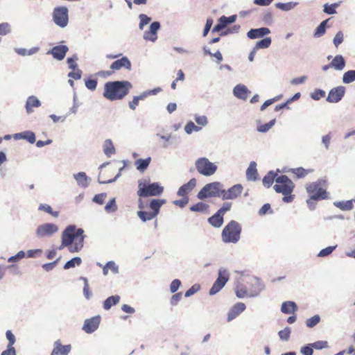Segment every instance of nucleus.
<instances>
[{
  "label": "nucleus",
  "instance_id": "f3484780",
  "mask_svg": "<svg viewBox=\"0 0 355 355\" xmlns=\"http://www.w3.org/2000/svg\"><path fill=\"white\" fill-rule=\"evenodd\" d=\"M245 309V305L242 302H237L229 311L227 313V321L230 322L236 318Z\"/></svg>",
  "mask_w": 355,
  "mask_h": 355
},
{
  "label": "nucleus",
  "instance_id": "7ed1b4c3",
  "mask_svg": "<svg viewBox=\"0 0 355 355\" xmlns=\"http://www.w3.org/2000/svg\"><path fill=\"white\" fill-rule=\"evenodd\" d=\"M273 188L277 193L284 195L282 200L284 202L290 203L293 201L295 184L286 175H281L276 178Z\"/></svg>",
  "mask_w": 355,
  "mask_h": 355
},
{
  "label": "nucleus",
  "instance_id": "de8ad7c7",
  "mask_svg": "<svg viewBox=\"0 0 355 355\" xmlns=\"http://www.w3.org/2000/svg\"><path fill=\"white\" fill-rule=\"evenodd\" d=\"M82 262V260L80 257H74L71 260L68 261L64 266V269H69L71 268H73L76 266H79Z\"/></svg>",
  "mask_w": 355,
  "mask_h": 355
},
{
  "label": "nucleus",
  "instance_id": "393cba45",
  "mask_svg": "<svg viewBox=\"0 0 355 355\" xmlns=\"http://www.w3.org/2000/svg\"><path fill=\"white\" fill-rule=\"evenodd\" d=\"M259 295V290H236V295L239 298L254 297Z\"/></svg>",
  "mask_w": 355,
  "mask_h": 355
},
{
  "label": "nucleus",
  "instance_id": "37998d69",
  "mask_svg": "<svg viewBox=\"0 0 355 355\" xmlns=\"http://www.w3.org/2000/svg\"><path fill=\"white\" fill-rule=\"evenodd\" d=\"M328 21H329V19H326V20L323 21L317 27V28H316V30L315 31V33H314V36L315 37H320L322 36L325 33V31H326L325 27H326V24L328 22Z\"/></svg>",
  "mask_w": 355,
  "mask_h": 355
},
{
  "label": "nucleus",
  "instance_id": "3c124183",
  "mask_svg": "<svg viewBox=\"0 0 355 355\" xmlns=\"http://www.w3.org/2000/svg\"><path fill=\"white\" fill-rule=\"evenodd\" d=\"M105 209L107 212H114L117 209V206L114 198L110 200L105 207Z\"/></svg>",
  "mask_w": 355,
  "mask_h": 355
},
{
  "label": "nucleus",
  "instance_id": "4c0bfd02",
  "mask_svg": "<svg viewBox=\"0 0 355 355\" xmlns=\"http://www.w3.org/2000/svg\"><path fill=\"white\" fill-rule=\"evenodd\" d=\"M335 205L341 210L348 211L354 207L352 200L342 201L335 203Z\"/></svg>",
  "mask_w": 355,
  "mask_h": 355
},
{
  "label": "nucleus",
  "instance_id": "c9c22d12",
  "mask_svg": "<svg viewBox=\"0 0 355 355\" xmlns=\"http://www.w3.org/2000/svg\"><path fill=\"white\" fill-rule=\"evenodd\" d=\"M17 137L26 139L31 144H34L35 142V135L31 131L19 133L17 135Z\"/></svg>",
  "mask_w": 355,
  "mask_h": 355
},
{
  "label": "nucleus",
  "instance_id": "412c9836",
  "mask_svg": "<svg viewBox=\"0 0 355 355\" xmlns=\"http://www.w3.org/2000/svg\"><path fill=\"white\" fill-rule=\"evenodd\" d=\"M138 207L141 210L137 212V215L143 222L150 220L156 217V216L152 211L149 212L142 210L144 208V206L141 198L139 200Z\"/></svg>",
  "mask_w": 355,
  "mask_h": 355
},
{
  "label": "nucleus",
  "instance_id": "c03bdc74",
  "mask_svg": "<svg viewBox=\"0 0 355 355\" xmlns=\"http://www.w3.org/2000/svg\"><path fill=\"white\" fill-rule=\"evenodd\" d=\"M275 119H272L267 123L259 125L257 126V131L259 132H266L268 131L275 123Z\"/></svg>",
  "mask_w": 355,
  "mask_h": 355
},
{
  "label": "nucleus",
  "instance_id": "2f4dec72",
  "mask_svg": "<svg viewBox=\"0 0 355 355\" xmlns=\"http://www.w3.org/2000/svg\"><path fill=\"white\" fill-rule=\"evenodd\" d=\"M150 161H151L150 157H148L144 159H139L135 161V164L138 171L143 172L148 168V166H149V164L150 163Z\"/></svg>",
  "mask_w": 355,
  "mask_h": 355
},
{
  "label": "nucleus",
  "instance_id": "39448f33",
  "mask_svg": "<svg viewBox=\"0 0 355 355\" xmlns=\"http://www.w3.org/2000/svg\"><path fill=\"white\" fill-rule=\"evenodd\" d=\"M306 191L309 197L315 200H322L328 198V193L325 188V181L319 180L314 182H310L306 185Z\"/></svg>",
  "mask_w": 355,
  "mask_h": 355
},
{
  "label": "nucleus",
  "instance_id": "cd10ccee",
  "mask_svg": "<svg viewBox=\"0 0 355 355\" xmlns=\"http://www.w3.org/2000/svg\"><path fill=\"white\" fill-rule=\"evenodd\" d=\"M166 203L164 199H153L149 204V207L152 209V212L157 216L159 212L160 207Z\"/></svg>",
  "mask_w": 355,
  "mask_h": 355
},
{
  "label": "nucleus",
  "instance_id": "c85d7f7f",
  "mask_svg": "<svg viewBox=\"0 0 355 355\" xmlns=\"http://www.w3.org/2000/svg\"><path fill=\"white\" fill-rule=\"evenodd\" d=\"M234 95L241 99H246L248 96V90L245 85H238L234 89Z\"/></svg>",
  "mask_w": 355,
  "mask_h": 355
},
{
  "label": "nucleus",
  "instance_id": "e433bc0d",
  "mask_svg": "<svg viewBox=\"0 0 355 355\" xmlns=\"http://www.w3.org/2000/svg\"><path fill=\"white\" fill-rule=\"evenodd\" d=\"M209 205L202 202H199L190 207V210L197 212H206L208 211Z\"/></svg>",
  "mask_w": 355,
  "mask_h": 355
},
{
  "label": "nucleus",
  "instance_id": "9b49d317",
  "mask_svg": "<svg viewBox=\"0 0 355 355\" xmlns=\"http://www.w3.org/2000/svg\"><path fill=\"white\" fill-rule=\"evenodd\" d=\"M345 94V87L343 86H338L331 89L328 94L327 101L329 103L339 102Z\"/></svg>",
  "mask_w": 355,
  "mask_h": 355
},
{
  "label": "nucleus",
  "instance_id": "6e6552de",
  "mask_svg": "<svg viewBox=\"0 0 355 355\" xmlns=\"http://www.w3.org/2000/svg\"><path fill=\"white\" fill-rule=\"evenodd\" d=\"M196 168L198 172L205 176H211L218 168L217 166L211 162L207 158L201 157L196 161Z\"/></svg>",
  "mask_w": 355,
  "mask_h": 355
},
{
  "label": "nucleus",
  "instance_id": "338daca9",
  "mask_svg": "<svg viewBox=\"0 0 355 355\" xmlns=\"http://www.w3.org/2000/svg\"><path fill=\"white\" fill-rule=\"evenodd\" d=\"M10 25L8 23L0 24V35H5L10 32Z\"/></svg>",
  "mask_w": 355,
  "mask_h": 355
},
{
  "label": "nucleus",
  "instance_id": "774afa93",
  "mask_svg": "<svg viewBox=\"0 0 355 355\" xmlns=\"http://www.w3.org/2000/svg\"><path fill=\"white\" fill-rule=\"evenodd\" d=\"M1 355H16V350L14 347L7 346V349L3 351Z\"/></svg>",
  "mask_w": 355,
  "mask_h": 355
},
{
  "label": "nucleus",
  "instance_id": "49530a36",
  "mask_svg": "<svg viewBox=\"0 0 355 355\" xmlns=\"http://www.w3.org/2000/svg\"><path fill=\"white\" fill-rule=\"evenodd\" d=\"M320 321V317L319 315H315L314 316L308 318L306 320V325L309 328H313L316 326Z\"/></svg>",
  "mask_w": 355,
  "mask_h": 355
},
{
  "label": "nucleus",
  "instance_id": "f704fd0d",
  "mask_svg": "<svg viewBox=\"0 0 355 355\" xmlns=\"http://www.w3.org/2000/svg\"><path fill=\"white\" fill-rule=\"evenodd\" d=\"M109 270H111L114 274L119 272V268L114 261H109L103 268V272L105 275L108 274Z\"/></svg>",
  "mask_w": 355,
  "mask_h": 355
},
{
  "label": "nucleus",
  "instance_id": "1a4fd4ad",
  "mask_svg": "<svg viewBox=\"0 0 355 355\" xmlns=\"http://www.w3.org/2000/svg\"><path fill=\"white\" fill-rule=\"evenodd\" d=\"M69 11L65 6H58L54 8L53 19L56 25L61 28L67 26L69 21Z\"/></svg>",
  "mask_w": 355,
  "mask_h": 355
},
{
  "label": "nucleus",
  "instance_id": "5fc2aeb1",
  "mask_svg": "<svg viewBox=\"0 0 355 355\" xmlns=\"http://www.w3.org/2000/svg\"><path fill=\"white\" fill-rule=\"evenodd\" d=\"M344 39V35L342 31H338L334 38V44L336 46V47H338L343 42Z\"/></svg>",
  "mask_w": 355,
  "mask_h": 355
},
{
  "label": "nucleus",
  "instance_id": "0eeeda50",
  "mask_svg": "<svg viewBox=\"0 0 355 355\" xmlns=\"http://www.w3.org/2000/svg\"><path fill=\"white\" fill-rule=\"evenodd\" d=\"M223 185L218 182L206 184L198 193V199L202 200L209 197L222 198Z\"/></svg>",
  "mask_w": 355,
  "mask_h": 355
},
{
  "label": "nucleus",
  "instance_id": "bb28decb",
  "mask_svg": "<svg viewBox=\"0 0 355 355\" xmlns=\"http://www.w3.org/2000/svg\"><path fill=\"white\" fill-rule=\"evenodd\" d=\"M297 305L294 302L286 301L282 303L281 311L286 314L294 313L297 310Z\"/></svg>",
  "mask_w": 355,
  "mask_h": 355
},
{
  "label": "nucleus",
  "instance_id": "dca6fc26",
  "mask_svg": "<svg viewBox=\"0 0 355 355\" xmlns=\"http://www.w3.org/2000/svg\"><path fill=\"white\" fill-rule=\"evenodd\" d=\"M71 345H63L60 340L54 343V347L51 355H68L71 352Z\"/></svg>",
  "mask_w": 355,
  "mask_h": 355
},
{
  "label": "nucleus",
  "instance_id": "c756f323",
  "mask_svg": "<svg viewBox=\"0 0 355 355\" xmlns=\"http://www.w3.org/2000/svg\"><path fill=\"white\" fill-rule=\"evenodd\" d=\"M223 216L219 212H216L214 215L209 218L208 222L214 227H220L223 223Z\"/></svg>",
  "mask_w": 355,
  "mask_h": 355
},
{
  "label": "nucleus",
  "instance_id": "6ab92c4d",
  "mask_svg": "<svg viewBox=\"0 0 355 355\" xmlns=\"http://www.w3.org/2000/svg\"><path fill=\"white\" fill-rule=\"evenodd\" d=\"M160 24L157 21L153 22L150 26V30L144 33V37L146 40L155 41L157 40V31Z\"/></svg>",
  "mask_w": 355,
  "mask_h": 355
},
{
  "label": "nucleus",
  "instance_id": "473e14b6",
  "mask_svg": "<svg viewBox=\"0 0 355 355\" xmlns=\"http://www.w3.org/2000/svg\"><path fill=\"white\" fill-rule=\"evenodd\" d=\"M103 151L107 157L115 153V148L110 139H106L103 144Z\"/></svg>",
  "mask_w": 355,
  "mask_h": 355
},
{
  "label": "nucleus",
  "instance_id": "6e6d98bb",
  "mask_svg": "<svg viewBox=\"0 0 355 355\" xmlns=\"http://www.w3.org/2000/svg\"><path fill=\"white\" fill-rule=\"evenodd\" d=\"M300 352L302 355H313V348L311 344H308L301 348Z\"/></svg>",
  "mask_w": 355,
  "mask_h": 355
},
{
  "label": "nucleus",
  "instance_id": "4be33fe9",
  "mask_svg": "<svg viewBox=\"0 0 355 355\" xmlns=\"http://www.w3.org/2000/svg\"><path fill=\"white\" fill-rule=\"evenodd\" d=\"M270 33V29L268 28L263 27L256 29H251L247 33V35L250 39H256L259 37H262L264 35H266Z\"/></svg>",
  "mask_w": 355,
  "mask_h": 355
},
{
  "label": "nucleus",
  "instance_id": "4468645a",
  "mask_svg": "<svg viewBox=\"0 0 355 355\" xmlns=\"http://www.w3.org/2000/svg\"><path fill=\"white\" fill-rule=\"evenodd\" d=\"M100 322L101 317L99 315L87 319L85 321L83 329L87 334H92L98 329Z\"/></svg>",
  "mask_w": 355,
  "mask_h": 355
},
{
  "label": "nucleus",
  "instance_id": "69168bd1",
  "mask_svg": "<svg viewBox=\"0 0 355 355\" xmlns=\"http://www.w3.org/2000/svg\"><path fill=\"white\" fill-rule=\"evenodd\" d=\"M105 193H99L94 196L93 200L99 205H103L105 202Z\"/></svg>",
  "mask_w": 355,
  "mask_h": 355
},
{
  "label": "nucleus",
  "instance_id": "f8f14e48",
  "mask_svg": "<svg viewBox=\"0 0 355 355\" xmlns=\"http://www.w3.org/2000/svg\"><path fill=\"white\" fill-rule=\"evenodd\" d=\"M242 191L243 187L241 184H235L227 190L223 189L222 199H234L241 194Z\"/></svg>",
  "mask_w": 355,
  "mask_h": 355
},
{
  "label": "nucleus",
  "instance_id": "4d7b16f0",
  "mask_svg": "<svg viewBox=\"0 0 355 355\" xmlns=\"http://www.w3.org/2000/svg\"><path fill=\"white\" fill-rule=\"evenodd\" d=\"M85 86L89 90L94 91L97 86V80L96 79H87L85 80Z\"/></svg>",
  "mask_w": 355,
  "mask_h": 355
},
{
  "label": "nucleus",
  "instance_id": "a18cd8bd",
  "mask_svg": "<svg viewBox=\"0 0 355 355\" xmlns=\"http://www.w3.org/2000/svg\"><path fill=\"white\" fill-rule=\"evenodd\" d=\"M311 171V170L304 169L302 167L292 169L293 173L295 174L298 178H304Z\"/></svg>",
  "mask_w": 355,
  "mask_h": 355
},
{
  "label": "nucleus",
  "instance_id": "20e7f679",
  "mask_svg": "<svg viewBox=\"0 0 355 355\" xmlns=\"http://www.w3.org/2000/svg\"><path fill=\"white\" fill-rule=\"evenodd\" d=\"M241 230V225L238 222L231 220L222 231V241L225 243H236L240 240Z\"/></svg>",
  "mask_w": 355,
  "mask_h": 355
},
{
  "label": "nucleus",
  "instance_id": "f03ea898",
  "mask_svg": "<svg viewBox=\"0 0 355 355\" xmlns=\"http://www.w3.org/2000/svg\"><path fill=\"white\" fill-rule=\"evenodd\" d=\"M132 87L128 81H111L105 84L103 96L111 101L121 100Z\"/></svg>",
  "mask_w": 355,
  "mask_h": 355
},
{
  "label": "nucleus",
  "instance_id": "09e8293b",
  "mask_svg": "<svg viewBox=\"0 0 355 355\" xmlns=\"http://www.w3.org/2000/svg\"><path fill=\"white\" fill-rule=\"evenodd\" d=\"M291 332L290 327H286L283 330L279 331L278 335L282 340L288 341L290 338Z\"/></svg>",
  "mask_w": 355,
  "mask_h": 355
},
{
  "label": "nucleus",
  "instance_id": "603ef678",
  "mask_svg": "<svg viewBox=\"0 0 355 355\" xmlns=\"http://www.w3.org/2000/svg\"><path fill=\"white\" fill-rule=\"evenodd\" d=\"M200 129V128L196 126L192 121L187 123L184 127L185 132L188 134H191L193 131H198Z\"/></svg>",
  "mask_w": 355,
  "mask_h": 355
},
{
  "label": "nucleus",
  "instance_id": "9d476101",
  "mask_svg": "<svg viewBox=\"0 0 355 355\" xmlns=\"http://www.w3.org/2000/svg\"><path fill=\"white\" fill-rule=\"evenodd\" d=\"M58 230V227L53 223H44L37 227L36 235L39 238L51 236Z\"/></svg>",
  "mask_w": 355,
  "mask_h": 355
},
{
  "label": "nucleus",
  "instance_id": "58836bf2",
  "mask_svg": "<svg viewBox=\"0 0 355 355\" xmlns=\"http://www.w3.org/2000/svg\"><path fill=\"white\" fill-rule=\"evenodd\" d=\"M75 179L78 182V184L81 185L82 187H87V178L84 172H80L74 175Z\"/></svg>",
  "mask_w": 355,
  "mask_h": 355
},
{
  "label": "nucleus",
  "instance_id": "e2e57ef3",
  "mask_svg": "<svg viewBox=\"0 0 355 355\" xmlns=\"http://www.w3.org/2000/svg\"><path fill=\"white\" fill-rule=\"evenodd\" d=\"M336 246H329L326 248L322 249L318 254L319 257H326L331 254Z\"/></svg>",
  "mask_w": 355,
  "mask_h": 355
},
{
  "label": "nucleus",
  "instance_id": "5701e85b",
  "mask_svg": "<svg viewBox=\"0 0 355 355\" xmlns=\"http://www.w3.org/2000/svg\"><path fill=\"white\" fill-rule=\"evenodd\" d=\"M41 105L40 101L34 96H31L28 98L26 103V110L28 114L33 112V107H38Z\"/></svg>",
  "mask_w": 355,
  "mask_h": 355
},
{
  "label": "nucleus",
  "instance_id": "ea45409f",
  "mask_svg": "<svg viewBox=\"0 0 355 355\" xmlns=\"http://www.w3.org/2000/svg\"><path fill=\"white\" fill-rule=\"evenodd\" d=\"M355 80V70H349L345 72L343 76V82L349 84Z\"/></svg>",
  "mask_w": 355,
  "mask_h": 355
},
{
  "label": "nucleus",
  "instance_id": "b1692460",
  "mask_svg": "<svg viewBox=\"0 0 355 355\" xmlns=\"http://www.w3.org/2000/svg\"><path fill=\"white\" fill-rule=\"evenodd\" d=\"M331 68L342 71L345 67V60L341 55H336L331 61Z\"/></svg>",
  "mask_w": 355,
  "mask_h": 355
},
{
  "label": "nucleus",
  "instance_id": "13d9d810",
  "mask_svg": "<svg viewBox=\"0 0 355 355\" xmlns=\"http://www.w3.org/2000/svg\"><path fill=\"white\" fill-rule=\"evenodd\" d=\"M272 214V211L271 210L270 205L268 203L264 204L262 207L259 210V215L263 216L266 214Z\"/></svg>",
  "mask_w": 355,
  "mask_h": 355
},
{
  "label": "nucleus",
  "instance_id": "bf43d9fd",
  "mask_svg": "<svg viewBox=\"0 0 355 355\" xmlns=\"http://www.w3.org/2000/svg\"><path fill=\"white\" fill-rule=\"evenodd\" d=\"M68 76L74 80H79L81 78L82 71L76 67V69H73V71L69 73Z\"/></svg>",
  "mask_w": 355,
  "mask_h": 355
},
{
  "label": "nucleus",
  "instance_id": "0e129e2a",
  "mask_svg": "<svg viewBox=\"0 0 355 355\" xmlns=\"http://www.w3.org/2000/svg\"><path fill=\"white\" fill-rule=\"evenodd\" d=\"M139 18H140L139 28H140V29H143L144 26L150 22V18L144 14L140 15Z\"/></svg>",
  "mask_w": 355,
  "mask_h": 355
},
{
  "label": "nucleus",
  "instance_id": "a878e982",
  "mask_svg": "<svg viewBox=\"0 0 355 355\" xmlns=\"http://www.w3.org/2000/svg\"><path fill=\"white\" fill-rule=\"evenodd\" d=\"M258 173L257 170V164L254 162H250L247 171L246 177L248 180H257Z\"/></svg>",
  "mask_w": 355,
  "mask_h": 355
},
{
  "label": "nucleus",
  "instance_id": "72a5a7b5",
  "mask_svg": "<svg viewBox=\"0 0 355 355\" xmlns=\"http://www.w3.org/2000/svg\"><path fill=\"white\" fill-rule=\"evenodd\" d=\"M120 300V297L119 295H112L107 297L103 304V308L105 310L110 309L113 305L116 304Z\"/></svg>",
  "mask_w": 355,
  "mask_h": 355
},
{
  "label": "nucleus",
  "instance_id": "423d86ee",
  "mask_svg": "<svg viewBox=\"0 0 355 355\" xmlns=\"http://www.w3.org/2000/svg\"><path fill=\"white\" fill-rule=\"evenodd\" d=\"M163 191V187L157 182L146 184L140 181L138 184L137 195L140 198L157 196L160 195Z\"/></svg>",
  "mask_w": 355,
  "mask_h": 355
},
{
  "label": "nucleus",
  "instance_id": "2eb2a0df",
  "mask_svg": "<svg viewBox=\"0 0 355 355\" xmlns=\"http://www.w3.org/2000/svg\"><path fill=\"white\" fill-rule=\"evenodd\" d=\"M230 279V274L225 269H220L218 277L211 288H223Z\"/></svg>",
  "mask_w": 355,
  "mask_h": 355
},
{
  "label": "nucleus",
  "instance_id": "79ce46f5",
  "mask_svg": "<svg viewBox=\"0 0 355 355\" xmlns=\"http://www.w3.org/2000/svg\"><path fill=\"white\" fill-rule=\"evenodd\" d=\"M147 96L146 93L141 94L140 96H135L132 101L129 102V107L131 110H135L139 105L140 100H144Z\"/></svg>",
  "mask_w": 355,
  "mask_h": 355
},
{
  "label": "nucleus",
  "instance_id": "8fccbe9b",
  "mask_svg": "<svg viewBox=\"0 0 355 355\" xmlns=\"http://www.w3.org/2000/svg\"><path fill=\"white\" fill-rule=\"evenodd\" d=\"M39 209L40 210H42V211H44L51 215H52L53 217H58V215H59V212L58 211H53L52 210V208L51 207L50 205H40V207H39Z\"/></svg>",
  "mask_w": 355,
  "mask_h": 355
},
{
  "label": "nucleus",
  "instance_id": "aec40b11",
  "mask_svg": "<svg viewBox=\"0 0 355 355\" xmlns=\"http://www.w3.org/2000/svg\"><path fill=\"white\" fill-rule=\"evenodd\" d=\"M69 49L65 45H59L54 46L51 50V53L53 56L54 58L62 60L65 57V55L67 52L68 51Z\"/></svg>",
  "mask_w": 355,
  "mask_h": 355
},
{
  "label": "nucleus",
  "instance_id": "a19ab883",
  "mask_svg": "<svg viewBox=\"0 0 355 355\" xmlns=\"http://www.w3.org/2000/svg\"><path fill=\"white\" fill-rule=\"evenodd\" d=\"M271 42L272 41L270 37H266L262 39L260 41L257 42L255 46L254 47V50H257L259 49H266L270 46V45L271 44Z\"/></svg>",
  "mask_w": 355,
  "mask_h": 355
},
{
  "label": "nucleus",
  "instance_id": "7c9ffc66",
  "mask_svg": "<svg viewBox=\"0 0 355 355\" xmlns=\"http://www.w3.org/2000/svg\"><path fill=\"white\" fill-rule=\"evenodd\" d=\"M277 177V173H275L272 171H269L263 178V184L266 187H270Z\"/></svg>",
  "mask_w": 355,
  "mask_h": 355
},
{
  "label": "nucleus",
  "instance_id": "ddd939ff",
  "mask_svg": "<svg viewBox=\"0 0 355 355\" xmlns=\"http://www.w3.org/2000/svg\"><path fill=\"white\" fill-rule=\"evenodd\" d=\"M122 68H125L128 70L131 69V62L129 60V59L125 56L122 57L121 59L116 60L114 62H112V64L110 66L112 71L107 72V74L111 75L115 71L119 70Z\"/></svg>",
  "mask_w": 355,
  "mask_h": 355
},
{
  "label": "nucleus",
  "instance_id": "052dcab7",
  "mask_svg": "<svg viewBox=\"0 0 355 355\" xmlns=\"http://www.w3.org/2000/svg\"><path fill=\"white\" fill-rule=\"evenodd\" d=\"M6 338L8 340V344L7 346L9 347H13V345L15 344L16 339L15 336L13 335L12 331L10 330H8L6 333Z\"/></svg>",
  "mask_w": 355,
  "mask_h": 355
},
{
  "label": "nucleus",
  "instance_id": "680f3d73",
  "mask_svg": "<svg viewBox=\"0 0 355 355\" xmlns=\"http://www.w3.org/2000/svg\"><path fill=\"white\" fill-rule=\"evenodd\" d=\"M337 6V3H334L331 5L325 4L324 8V12L329 15L334 14L336 13V8Z\"/></svg>",
  "mask_w": 355,
  "mask_h": 355
},
{
  "label": "nucleus",
  "instance_id": "864d4df0",
  "mask_svg": "<svg viewBox=\"0 0 355 355\" xmlns=\"http://www.w3.org/2000/svg\"><path fill=\"white\" fill-rule=\"evenodd\" d=\"M311 345L313 349H325L328 347V343L324 340H319L315 343H311Z\"/></svg>",
  "mask_w": 355,
  "mask_h": 355
},
{
  "label": "nucleus",
  "instance_id": "a211bd4d",
  "mask_svg": "<svg viewBox=\"0 0 355 355\" xmlns=\"http://www.w3.org/2000/svg\"><path fill=\"white\" fill-rule=\"evenodd\" d=\"M196 185V180L191 179L187 184H183L178 191V195L182 197H187V194L191 192Z\"/></svg>",
  "mask_w": 355,
  "mask_h": 355
},
{
  "label": "nucleus",
  "instance_id": "f257e3e1",
  "mask_svg": "<svg viewBox=\"0 0 355 355\" xmlns=\"http://www.w3.org/2000/svg\"><path fill=\"white\" fill-rule=\"evenodd\" d=\"M84 239V230L82 228H78L73 225H69L62 233L61 244L58 249L62 250L67 247L70 252H78L83 247Z\"/></svg>",
  "mask_w": 355,
  "mask_h": 355
}]
</instances>
